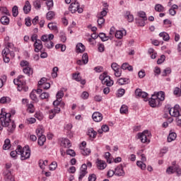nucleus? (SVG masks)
Here are the masks:
<instances>
[{
  "label": "nucleus",
  "instance_id": "obj_1",
  "mask_svg": "<svg viewBox=\"0 0 181 181\" xmlns=\"http://www.w3.org/2000/svg\"><path fill=\"white\" fill-rule=\"evenodd\" d=\"M12 117V113L6 112L5 108H2L0 113V124H2V127H7V131L8 132H13L16 128V124L15 122L11 119Z\"/></svg>",
  "mask_w": 181,
  "mask_h": 181
},
{
  "label": "nucleus",
  "instance_id": "obj_2",
  "mask_svg": "<svg viewBox=\"0 0 181 181\" xmlns=\"http://www.w3.org/2000/svg\"><path fill=\"white\" fill-rule=\"evenodd\" d=\"M134 95L136 98H143L144 101H148L150 107L155 108V107H159L160 105V102L158 99V96L151 95V98H148L149 94L145 91H135Z\"/></svg>",
  "mask_w": 181,
  "mask_h": 181
},
{
  "label": "nucleus",
  "instance_id": "obj_3",
  "mask_svg": "<svg viewBox=\"0 0 181 181\" xmlns=\"http://www.w3.org/2000/svg\"><path fill=\"white\" fill-rule=\"evenodd\" d=\"M18 153L22 160H26V159L30 158V148L28 146L22 147V146H20Z\"/></svg>",
  "mask_w": 181,
  "mask_h": 181
},
{
  "label": "nucleus",
  "instance_id": "obj_4",
  "mask_svg": "<svg viewBox=\"0 0 181 181\" xmlns=\"http://www.w3.org/2000/svg\"><path fill=\"white\" fill-rule=\"evenodd\" d=\"M100 80L102 81V84L107 86V87H111L114 85V81L111 79V77L109 76L107 72H104L99 76Z\"/></svg>",
  "mask_w": 181,
  "mask_h": 181
},
{
  "label": "nucleus",
  "instance_id": "obj_5",
  "mask_svg": "<svg viewBox=\"0 0 181 181\" xmlns=\"http://www.w3.org/2000/svg\"><path fill=\"white\" fill-rule=\"evenodd\" d=\"M69 9L71 13H76V12H78V13H83V8L80 7V3L76 0L71 2Z\"/></svg>",
  "mask_w": 181,
  "mask_h": 181
},
{
  "label": "nucleus",
  "instance_id": "obj_6",
  "mask_svg": "<svg viewBox=\"0 0 181 181\" xmlns=\"http://www.w3.org/2000/svg\"><path fill=\"white\" fill-rule=\"evenodd\" d=\"M137 136L142 144H149L151 142L149 139H148L151 136V132L148 130H144L142 133H139Z\"/></svg>",
  "mask_w": 181,
  "mask_h": 181
},
{
  "label": "nucleus",
  "instance_id": "obj_7",
  "mask_svg": "<svg viewBox=\"0 0 181 181\" xmlns=\"http://www.w3.org/2000/svg\"><path fill=\"white\" fill-rule=\"evenodd\" d=\"M165 173L167 175H173V173H177V176H181V168L179 165L177 166H169L167 168Z\"/></svg>",
  "mask_w": 181,
  "mask_h": 181
},
{
  "label": "nucleus",
  "instance_id": "obj_8",
  "mask_svg": "<svg viewBox=\"0 0 181 181\" xmlns=\"http://www.w3.org/2000/svg\"><path fill=\"white\" fill-rule=\"evenodd\" d=\"M169 114L171 117H175V118L180 117V106L179 105H175L174 107L169 110Z\"/></svg>",
  "mask_w": 181,
  "mask_h": 181
},
{
  "label": "nucleus",
  "instance_id": "obj_9",
  "mask_svg": "<svg viewBox=\"0 0 181 181\" xmlns=\"http://www.w3.org/2000/svg\"><path fill=\"white\" fill-rule=\"evenodd\" d=\"M13 83L16 86H18V91H28L29 88L25 83H22L19 79H14Z\"/></svg>",
  "mask_w": 181,
  "mask_h": 181
},
{
  "label": "nucleus",
  "instance_id": "obj_10",
  "mask_svg": "<svg viewBox=\"0 0 181 181\" xmlns=\"http://www.w3.org/2000/svg\"><path fill=\"white\" fill-rule=\"evenodd\" d=\"M61 110L59 107H55L53 109H51L48 111V115L49 119H53L56 117L57 114L60 112Z\"/></svg>",
  "mask_w": 181,
  "mask_h": 181
},
{
  "label": "nucleus",
  "instance_id": "obj_11",
  "mask_svg": "<svg viewBox=\"0 0 181 181\" xmlns=\"http://www.w3.org/2000/svg\"><path fill=\"white\" fill-rule=\"evenodd\" d=\"M96 168L98 170H104L107 168V163L103 160L97 159L96 160Z\"/></svg>",
  "mask_w": 181,
  "mask_h": 181
},
{
  "label": "nucleus",
  "instance_id": "obj_12",
  "mask_svg": "<svg viewBox=\"0 0 181 181\" xmlns=\"http://www.w3.org/2000/svg\"><path fill=\"white\" fill-rule=\"evenodd\" d=\"M9 52H11L9 48H4L2 51V55L5 63H9L11 61V59L9 58Z\"/></svg>",
  "mask_w": 181,
  "mask_h": 181
},
{
  "label": "nucleus",
  "instance_id": "obj_13",
  "mask_svg": "<svg viewBox=\"0 0 181 181\" xmlns=\"http://www.w3.org/2000/svg\"><path fill=\"white\" fill-rule=\"evenodd\" d=\"M92 119L95 122H101L103 121V114L100 113V112H95L92 115Z\"/></svg>",
  "mask_w": 181,
  "mask_h": 181
},
{
  "label": "nucleus",
  "instance_id": "obj_14",
  "mask_svg": "<svg viewBox=\"0 0 181 181\" xmlns=\"http://www.w3.org/2000/svg\"><path fill=\"white\" fill-rule=\"evenodd\" d=\"M72 78L75 80V81H78V83H81L82 86H84V84H86V81L85 79L81 78V76H80V73L73 74Z\"/></svg>",
  "mask_w": 181,
  "mask_h": 181
},
{
  "label": "nucleus",
  "instance_id": "obj_15",
  "mask_svg": "<svg viewBox=\"0 0 181 181\" xmlns=\"http://www.w3.org/2000/svg\"><path fill=\"white\" fill-rule=\"evenodd\" d=\"M115 176H125V171H124V167L122 165H119L115 170Z\"/></svg>",
  "mask_w": 181,
  "mask_h": 181
},
{
  "label": "nucleus",
  "instance_id": "obj_16",
  "mask_svg": "<svg viewBox=\"0 0 181 181\" xmlns=\"http://www.w3.org/2000/svg\"><path fill=\"white\" fill-rule=\"evenodd\" d=\"M35 52L36 53H39L42 49H43V45L42 44V41L40 40H37L34 43Z\"/></svg>",
  "mask_w": 181,
  "mask_h": 181
},
{
  "label": "nucleus",
  "instance_id": "obj_17",
  "mask_svg": "<svg viewBox=\"0 0 181 181\" xmlns=\"http://www.w3.org/2000/svg\"><path fill=\"white\" fill-rule=\"evenodd\" d=\"M153 95L157 97V100H159L160 103H162V101H165V92L163 91L155 92Z\"/></svg>",
  "mask_w": 181,
  "mask_h": 181
},
{
  "label": "nucleus",
  "instance_id": "obj_18",
  "mask_svg": "<svg viewBox=\"0 0 181 181\" xmlns=\"http://www.w3.org/2000/svg\"><path fill=\"white\" fill-rule=\"evenodd\" d=\"M127 35V30H121L115 32V36L117 39H122L124 36Z\"/></svg>",
  "mask_w": 181,
  "mask_h": 181
},
{
  "label": "nucleus",
  "instance_id": "obj_19",
  "mask_svg": "<svg viewBox=\"0 0 181 181\" xmlns=\"http://www.w3.org/2000/svg\"><path fill=\"white\" fill-rule=\"evenodd\" d=\"M88 135L90 139H95L97 137V132L93 128H89L88 129Z\"/></svg>",
  "mask_w": 181,
  "mask_h": 181
},
{
  "label": "nucleus",
  "instance_id": "obj_20",
  "mask_svg": "<svg viewBox=\"0 0 181 181\" xmlns=\"http://www.w3.org/2000/svg\"><path fill=\"white\" fill-rule=\"evenodd\" d=\"M48 88H50V83L45 82L40 88H37V90L33 89V91H43V90H47Z\"/></svg>",
  "mask_w": 181,
  "mask_h": 181
},
{
  "label": "nucleus",
  "instance_id": "obj_21",
  "mask_svg": "<svg viewBox=\"0 0 181 181\" xmlns=\"http://www.w3.org/2000/svg\"><path fill=\"white\" fill-rule=\"evenodd\" d=\"M54 39V35L53 34L44 35L41 37L42 42H49V40H53Z\"/></svg>",
  "mask_w": 181,
  "mask_h": 181
},
{
  "label": "nucleus",
  "instance_id": "obj_22",
  "mask_svg": "<svg viewBox=\"0 0 181 181\" xmlns=\"http://www.w3.org/2000/svg\"><path fill=\"white\" fill-rule=\"evenodd\" d=\"M177 138V134L175 133V132L170 131V133L168 134V136L167 138L168 142H173V141H175Z\"/></svg>",
  "mask_w": 181,
  "mask_h": 181
},
{
  "label": "nucleus",
  "instance_id": "obj_23",
  "mask_svg": "<svg viewBox=\"0 0 181 181\" xmlns=\"http://www.w3.org/2000/svg\"><path fill=\"white\" fill-rule=\"evenodd\" d=\"M32 9V6L30 5V2L29 1H26L23 7L24 13H29L30 10Z\"/></svg>",
  "mask_w": 181,
  "mask_h": 181
},
{
  "label": "nucleus",
  "instance_id": "obj_24",
  "mask_svg": "<svg viewBox=\"0 0 181 181\" xmlns=\"http://www.w3.org/2000/svg\"><path fill=\"white\" fill-rule=\"evenodd\" d=\"M21 149V146H18L16 151H13L10 153V156L11 158H13L14 159H16L18 158V155H19V151Z\"/></svg>",
  "mask_w": 181,
  "mask_h": 181
},
{
  "label": "nucleus",
  "instance_id": "obj_25",
  "mask_svg": "<svg viewBox=\"0 0 181 181\" xmlns=\"http://www.w3.org/2000/svg\"><path fill=\"white\" fill-rule=\"evenodd\" d=\"M86 50V46L83 43H78L76 45V53H83Z\"/></svg>",
  "mask_w": 181,
  "mask_h": 181
},
{
  "label": "nucleus",
  "instance_id": "obj_26",
  "mask_svg": "<svg viewBox=\"0 0 181 181\" xmlns=\"http://www.w3.org/2000/svg\"><path fill=\"white\" fill-rule=\"evenodd\" d=\"M36 93H37V94H38V95H40V98L41 100H46V99L49 98V93H47V92L42 93L40 91H37Z\"/></svg>",
  "mask_w": 181,
  "mask_h": 181
},
{
  "label": "nucleus",
  "instance_id": "obj_27",
  "mask_svg": "<svg viewBox=\"0 0 181 181\" xmlns=\"http://www.w3.org/2000/svg\"><path fill=\"white\" fill-rule=\"evenodd\" d=\"M23 71L25 74H28V76H32V74H33V69L30 66L24 67Z\"/></svg>",
  "mask_w": 181,
  "mask_h": 181
},
{
  "label": "nucleus",
  "instance_id": "obj_28",
  "mask_svg": "<svg viewBox=\"0 0 181 181\" xmlns=\"http://www.w3.org/2000/svg\"><path fill=\"white\" fill-rule=\"evenodd\" d=\"M4 151H8V149H11V140L9 139H6L4 141V144L3 145Z\"/></svg>",
  "mask_w": 181,
  "mask_h": 181
},
{
  "label": "nucleus",
  "instance_id": "obj_29",
  "mask_svg": "<svg viewBox=\"0 0 181 181\" xmlns=\"http://www.w3.org/2000/svg\"><path fill=\"white\" fill-rule=\"evenodd\" d=\"M125 19L128 21V22H134V16L131 14V12L127 11L125 15H124Z\"/></svg>",
  "mask_w": 181,
  "mask_h": 181
},
{
  "label": "nucleus",
  "instance_id": "obj_30",
  "mask_svg": "<svg viewBox=\"0 0 181 181\" xmlns=\"http://www.w3.org/2000/svg\"><path fill=\"white\" fill-rule=\"evenodd\" d=\"M81 153L84 156H88L91 153V149L81 147Z\"/></svg>",
  "mask_w": 181,
  "mask_h": 181
},
{
  "label": "nucleus",
  "instance_id": "obj_31",
  "mask_svg": "<svg viewBox=\"0 0 181 181\" xmlns=\"http://www.w3.org/2000/svg\"><path fill=\"white\" fill-rule=\"evenodd\" d=\"M122 70H128L129 71H132L134 70V68H132V66L129 65L128 63H124L122 65Z\"/></svg>",
  "mask_w": 181,
  "mask_h": 181
},
{
  "label": "nucleus",
  "instance_id": "obj_32",
  "mask_svg": "<svg viewBox=\"0 0 181 181\" xmlns=\"http://www.w3.org/2000/svg\"><path fill=\"white\" fill-rule=\"evenodd\" d=\"M62 144L63 145V146H64V148H70V146H71L70 140H69L68 139H64L62 141Z\"/></svg>",
  "mask_w": 181,
  "mask_h": 181
},
{
  "label": "nucleus",
  "instance_id": "obj_33",
  "mask_svg": "<svg viewBox=\"0 0 181 181\" xmlns=\"http://www.w3.org/2000/svg\"><path fill=\"white\" fill-rule=\"evenodd\" d=\"M160 37H162L165 42H168L170 39V37L169 36V34L168 33H160L159 34Z\"/></svg>",
  "mask_w": 181,
  "mask_h": 181
},
{
  "label": "nucleus",
  "instance_id": "obj_34",
  "mask_svg": "<svg viewBox=\"0 0 181 181\" xmlns=\"http://www.w3.org/2000/svg\"><path fill=\"white\" fill-rule=\"evenodd\" d=\"M45 142H46V136H41L38 137V145H40V146H43V145H45Z\"/></svg>",
  "mask_w": 181,
  "mask_h": 181
},
{
  "label": "nucleus",
  "instance_id": "obj_35",
  "mask_svg": "<svg viewBox=\"0 0 181 181\" xmlns=\"http://www.w3.org/2000/svg\"><path fill=\"white\" fill-rule=\"evenodd\" d=\"M48 163L47 160H40L38 163L40 169H45V166H47Z\"/></svg>",
  "mask_w": 181,
  "mask_h": 181
},
{
  "label": "nucleus",
  "instance_id": "obj_36",
  "mask_svg": "<svg viewBox=\"0 0 181 181\" xmlns=\"http://www.w3.org/2000/svg\"><path fill=\"white\" fill-rule=\"evenodd\" d=\"M137 15L139 18L144 19V21H148V17H146V13H145L144 11H139L137 13Z\"/></svg>",
  "mask_w": 181,
  "mask_h": 181
},
{
  "label": "nucleus",
  "instance_id": "obj_37",
  "mask_svg": "<svg viewBox=\"0 0 181 181\" xmlns=\"http://www.w3.org/2000/svg\"><path fill=\"white\" fill-rule=\"evenodd\" d=\"M128 81H129V79L127 78H120L118 81L117 83L120 86H124V84H128Z\"/></svg>",
  "mask_w": 181,
  "mask_h": 181
},
{
  "label": "nucleus",
  "instance_id": "obj_38",
  "mask_svg": "<svg viewBox=\"0 0 181 181\" xmlns=\"http://www.w3.org/2000/svg\"><path fill=\"white\" fill-rule=\"evenodd\" d=\"M0 21L2 25H9V18L6 16H2Z\"/></svg>",
  "mask_w": 181,
  "mask_h": 181
},
{
  "label": "nucleus",
  "instance_id": "obj_39",
  "mask_svg": "<svg viewBox=\"0 0 181 181\" xmlns=\"http://www.w3.org/2000/svg\"><path fill=\"white\" fill-rule=\"evenodd\" d=\"M155 11L156 12H165V7L162 4H156L155 6Z\"/></svg>",
  "mask_w": 181,
  "mask_h": 181
},
{
  "label": "nucleus",
  "instance_id": "obj_40",
  "mask_svg": "<svg viewBox=\"0 0 181 181\" xmlns=\"http://www.w3.org/2000/svg\"><path fill=\"white\" fill-rule=\"evenodd\" d=\"M27 111L30 112V114H33L35 112V106L33 104L30 103L27 105Z\"/></svg>",
  "mask_w": 181,
  "mask_h": 181
},
{
  "label": "nucleus",
  "instance_id": "obj_41",
  "mask_svg": "<svg viewBox=\"0 0 181 181\" xmlns=\"http://www.w3.org/2000/svg\"><path fill=\"white\" fill-rule=\"evenodd\" d=\"M6 103H11V98L3 96L0 99L1 104H6Z\"/></svg>",
  "mask_w": 181,
  "mask_h": 181
},
{
  "label": "nucleus",
  "instance_id": "obj_42",
  "mask_svg": "<svg viewBox=\"0 0 181 181\" xmlns=\"http://www.w3.org/2000/svg\"><path fill=\"white\" fill-rule=\"evenodd\" d=\"M105 159H106L107 163H112V158H111V153L110 152L105 153Z\"/></svg>",
  "mask_w": 181,
  "mask_h": 181
},
{
  "label": "nucleus",
  "instance_id": "obj_43",
  "mask_svg": "<svg viewBox=\"0 0 181 181\" xmlns=\"http://www.w3.org/2000/svg\"><path fill=\"white\" fill-rule=\"evenodd\" d=\"M136 165L139 168H141L142 170H145L146 169V164L142 161H137Z\"/></svg>",
  "mask_w": 181,
  "mask_h": 181
},
{
  "label": "nucleus",
  "instance_id": "obj_44",
  "mask_svg": "<svg viewBox=\"0 0 181 181\" xmlns=\"http://www.w3.org/2000/svg\"><path fill=\"white\" fill-rule=\"evenodd\" d=\"M43 132H45V130L42 127L37 128L36 129V134L38 137L39 136H45V135L43 134Z\"/></svg>",
  "mask_w": 181,
  "mask_h": 181
},
{
  "label": "nucleus",
  "instance_id": "obj_45",
  "mask_svg": "<svg viewBox=\"0 0 181 181\" xmlns=\"http://www.w3.org/2000/svg\"><path fill=\"white\" fill-rule=\"evenodd\" d=\"M63 97H64V93H63V91H58L56 95L57 100L62 101Z\"/></svg>",
  "mask_w": 181,
  "mask_h": 181
},
{
  "label": "nucleus",
  "instance_id": "obj_46",
  "mask_svg": "<svg viewBox=\"0 0 181 181\" xmlns=\"http://www.w3.org/2000/svg\"><path fill=\"white\" fill-rule=\"evenodd\" d=\"M105 23V19H104V17H98V25L100 26V28L103 27V25Z\"/></svg>",
  "mask_w": 181,
  "mask_h": 181
},
{
  "label": "nucleus",
  "instance_id": "obj_47",
  "mask_svg": "<svg viewBox=\"0 0 181 181\" xmlns=\"http://www.w3.org/2000/svg\"><path fill=\"white\" fill-rule=\"evenodd\" d=\"M172 73V69L170 68H166L165 69L163 70L162 73L163 77H166L168 74H170Z\"/></svg>",
  "mask_w": 181,
  "mask_h": 181
},
{
  "label": "nucleus",
  "instance_id": "obj_48",
  "mask_svg": "<svg viewBox=\"0 0 181 181\" xmlns=\"http://www.w3.org/2000/svg\"><path fill=\"white\" fill-rule=\"evenodd\" d=\"M82 62L83 64H87L88 63V54L87 53H84L82 56Z\"/></svg>",
  "mask_w": 181,
  "mask_h": 181
},
{
  "label": "nucleus",
  "instance_id": "obj_49",
  "mask_svg": "<svg viewBox=\"0 0 181 181\" xmlns=\"http://www.w3.org/2000/svg\"><path fill=\"white\" fill-rule=\"evenodd\" d=\"M128 112V106L123 105L120 107V113L121 114H127Z\"/></svg>",
  "mask_w": 181,
  "mask_h": 181
},
{
  "label": "nucleus",
  "instance_id": "obj_50",
  "mask_svg": "<svg viewBox=\"0 0 181 181\" xmlns=\"http://www.w3.org/2000/svg\"><path fill=\"white\" fill-rule=\"evenodd\" d=\"M33 6L35 8V9H40L42 8V4H40V0H36L33 2Z\"/></svg>",
  "mask_w": 181,
  "mask_h": 181
},
{
  "label": "nucleus",
  "instance_id": "obj_51",
  "mask_svg": "<svg viewBox=\"0 0 181 181\" xmlns=\"http://www.w3.org/2000/svg\"><path fill=\"white\" fill-rule=\"evenodd\" d=\"M6 49H8V50H16V47L12 42H7V47Z\"/></svg>",
  "mask_w": 181,
  "mask_h": 181
},
{
  "label": "nucleus",
  "instance_id": "obj_52",
  "mask_svg": "<svg viewBox=\"0 0 181 181\" xmlns=\"http://www.w3.org/2000/svg\"><path fill=\"white\" fill-rule=\"evenodd\" d=\"M99 37H100L101 40H103V42H107V40H108L109 37L105 36V33H100L99 34Z\"/></svg>",
  "mask_w": 181,
  "mask_h": 181
},
{
  "label": "nucleus",
  "instance_id": "obj_53",
  "mask_svg": "<svg viewBox=\"0 0 181 181\" xmlns=\"http://www.w3.org/2000/svg\"><path fill=\"white\" fill-rule=\"evenodd\" d=\"M146 21V20H144V18L138 19V20H136V23L139 26L144 27V26H145V21Z\"/></svg>",
  "mask_w": 181,
  "mask_h": 181
},
{
  "label": "nucleus",
  "instance_id": "obj_54",
  "mask_svg": "<svg viewBox=\"0 0 181 181\" xmlns=\"http://www.w3.org/2000/svg\"><path fill=\"white\" fill-rule=\"evenodd\" d=\"M12 12H13V16H14V18H16V16H18L19 13V11H18V7L16 6H14L13 7Z\"/></svg>",
  "mask_w": 181,
  "mask_h": 181
},
{
  "label": "nucleus",
  "instance_id": "obj_55",
  "mask_svg": "<svg viewBox=\"0 0 181 181\" xmlns=\"http://www.w3.org/2000/svg\"><path fill=\"white\" fill-rule=\"evenodd\" d=\"M30 98H31L33 101H37V96L36 95V93H35L34 91H32L30 93Z\"/></svg>",
  "mask_w": 181,
  "mask_h": 181
},
{
  "label": "nucleus",
  "instance_id": "obj_56",
  "mask_svg": "<svg viewBox=\"0 0 181 181\" xmlns=\"http://www.w3.org/2000/svg\"><path fill=\"white\" fill-rule=\"evenodd\" d=\"M35 117L37 118V119H38L39 121H42V119H43V114L39 112H36L35 114Z\"/></svg>",
  "mask_w": 181,
  "mask_h": 181
},
{
  "label": "nucleus",
  "instance_id": "obj_57",
  "mask_svg": "<svg viewBox=\"0 0 181 181\" xmlns=\"http://www.w3.org/2000/svg\"><path fill=\"white\" fill-rule=\"evenodd\" d=\"M57 168V163L56 161L52 162L49 166L50 170H55Z\"/></svg>",
  "mask_w": 181,
  "mask_h": 181
},
{
  "label": "nucleus",
  "instance_id": "obj_58",
  "mask_svg": "<svg viewBox=\"0 0 181 181\" xmlns=\"http://www.w3.org/2000/svg\"><path fill=\"white\" fill-rule=\"evenodd\" d=\"M45 46L47 47V49H52L54 46V44L53 42H52V40H49L46 42Z\"/></svg>",
  "mask_w": 181,
  "mask_h": 181
},
{
  "label": "nucleus",
  "instance_id": "obj_59",
  "mask_svg": "<svg viewBox=\"0 0 181 181\" xmlns=\"http://www.w3.org/2000/svg\"><path fill=\"white\" fill-rule=\"evenodd\" d=\"M53 16H54V12L53 11H49L47 13V19H48L49 21L53 19Z\"/></svg>",
  "mask_w": 181,
  "mask_h": 181
},
{
  "label": "nucleus",
  "instance_id": "obj_60",
  "mask_svg": "<svg viewBox=\"0 0 181 181\" xmlns=\"http://www.w3.org/2000/svg\"><path fill=\"white\" fill-rule=\"evenodd\" d=\"M89 96H90V94H88V92L87 91H83L81 95L83 100H87V98H88Z\"/></svg>",
  "mask_w": 181,
  "mask_h": 181
},
{
  "label": "nucleus",
  "instance_id": "obj_61",
  "mask_svg": "<svg viewBox=\"0 0 181 181\" xmlns=\"http://www.w3.org/2000/svg\"><path fill=\"white\" fill-rule=\"evenodd\" d=\"M87 175V172H84V171H80L79 173V177H78V180L79 181H82L83 178L84 177V176H86Z\"/></svg>",
  "mask_w": 181,
  "mask_h": 181
},
{
  "label": "nucleus",
  "instance_id": "obj_62",
  "mask_svg": "<svg viewBox=\"0 0 181 181\" xmlns=\"http://www.w3.org/2000/svg\"><path fill=\"white\" fill-rule=\"evenodd\" d=\"M122 73V70L121 68H119L118 69H117L116 71H115V76L116 77H121V74Z\"/></svg>",
  "mask_w": 181,
  "mask_h": 181
},
{
  "label": "nucleus",
  "instance_id": "obj_63",
  "mask_svg": "<svg viewBox=\"0 0 181 181\" xmlns=\"http://www.w3.org/2000/svg\"><path fill=\"white\" fill-rule=\"evenodd\" d=\"M66 155H69L70 156H76V152L74 151V150L72 149H68L66 151Z\"/></svg>",
  "mask_w": 181,
  "mask_h": 181
},
{
  "label": "nucleus",
  "instance_id": "obj_64",
  "mask_svg": "<svg viewBox=\"0 0 181 181\" xmlns=\"http://www.w3.org/2000/svg\"><path fill=\"white\" fill-rule=\"evenodd\" d=\"M97 180V175L95 174L90 175L88 177V181H95Z\"/></svg>",
  "mask_w": 181,
  "mask_h": 181
}]
</instances>
